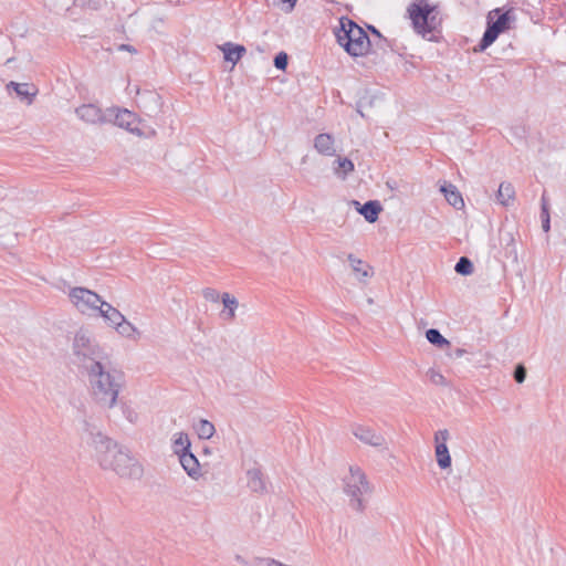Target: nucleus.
Masks as SVG:
<instances>
[{"label":"nucleus","mask_w":566,"mask_h":566,"mask_svg":"<svg viewBox=\"0 0 566 566\" xmlns=\"http://www.w3.org/2000/svg\"><path fill=\"white\" fill-rule=\"evenodd\" d=\"M115 119L114 124L120 128H124L128 130L132 134H135L137 136H142L143 133L138 128L137 123L138 118L137 115L126 108L124 109H116L115 111Z\"/></svg>","instance_id":"f8f14e48"},{"label":"nucleus","mask_w":566,"mask_h":566,"mask_svg":"<svg viewBox=\"0 0 566 566\" xmlns=\"http://www.w3.org/2000/svg\"><path fill=\"white\" fill-rule=\"evenodd\" d=\"M190 440L186 432H177L172 437V450L178 457L181 453L190 451Z\"/></svg>","instance_id":"393cba45"},{"label":"nucleus","mask_w":566,"mask_h":566,"mask_svg":"<svg viewBox=\"0 0 566 566\" xmlns=\"http://www.w3.org/2000/svg\"><path fill=\"white\" fill-rule=\"evenodd\" d=\"M234 560L238 564H240V565H248L249 564L248 560L243 556H241V555H235L234 556Z\"/></svg>","instance_id":"4c0bfd02"},{"label":"nucleus","mask_w":566,"mask_h":566,"mask_svg":"<svg viewBox=\"0 0 566 566\" xmlns=\"http://www.w3.org/2000/svg\"><path fill=\"white\" fill-rule=\"evenodd\" d=\"M513 21H515V15L512 8L505 12H502L500 8L491 10L488 14L486 30L479 44L480 51H484L496 40L500 33L510 29V23Z\"/></svg>","instance_id":"423d86ee"},{"label":"nucleus","mask_w":566,"mask_h":566,"mask_svg":"<svg viewBox=\"0 0 566 566\" xmlns=\"http://www.w3.org/2000/svg\"><path fill=\"white\" fill-rule=\"evenodd\" d=\"M415 31L423 36L434 31L440 24L439 12L427 0H415L407 9Z\"/></svg>","instance_id":"20e7f679"},{"label":"nucleus","mask_w":566,"mask_h":566,"mask_svg":"<svg viewBox=\"0 0 566 566\" xmlns=\"http://www.w3.org/2000/svg\"><path fill=\"white\" fill-rule=\"evenodd\" d=\"M72 350L77 360L84 366L93 361H102L104 352L93 338L90 331L80 328L73 338Z\"/></svg>","instance_id":"39448f33"},{"label":"nucleus","mask_w":566,"mask_h":566,"mask_svg":"<svg viewBox=\"0 0 566 566\" xmlns=\"http://www.w3.org/2000/svg\"><path fill=\"white\" fill-rule=\"evenodd\" d=\"M454 270L461 275H470L473 272V264L467 256H461L457 262Z\"/></svg>","instance_id":"c756f323"},{"label":"nucleus","mask_w":566,"mask_h":566,"mask_svg":"<svg viewBox=\"0 0 566 566\" xmlns=\"http://www.w3.org/2000/svg\"><path fill=\"white\" fill-rule=\"evenodd\" d=\"M450 438L448 429L438 430L434 433V454L438 467L442 470L451 467V457L447 446V441Z\"/></svg>","instance_id":"9b49d317"},{"label":"nucleus","mask_w":566,"mask_h":566,"mask_svg":"<svg viewBox=\"0 0 566 566\" xmlns=\"http://www.w3.org/2000/svg\"><path fill=\"white\" fill-rule=\"evenodd\" d=\"M335 32L337 42L353 56H364L369 52L370 40L363 28L348 18H340Z\"/></svg>","instance_id":"7ed1b4c3"},{"label":"nucleus","mask_w":566,"mask_h":566,"mask_svg":"<svg viewBox=\"0 0 566 566\" xmlns=\"http://www.w3.org/2000/svg\"><path fill=\"white\" fill-rule=\"evenodd\" d=\"M247 485L253 493L263 494L266 492V482L260 469L248 470Z\"/></svg>","instance_id":"2eb2a0df"},{"label":"nucleus","mask_w":566,"mask_h":566,"mask_svg":"<svg viewBox=\"0 0 566 566\" xmlns=\"http://www.w3.org/2000/svg\"><path fill=\"white\" fill-rule=\"evenodd\" d=\"M90 444L95 451L97 462L104 470H112L115 467L117 455L123 451V447L101 432L91 433Z\"/></svg>","instance_id":"0eeeda50"},{"label":"nucleus","mask_w":566,"mask_h":566,"mask_svg":"<svg viewBox=\"0 0 566 566\" xmlns=\"http://www.w3.org/2000/svg\"><path fill=\"white\" fill-rule=\"evenodd\" d=\"M277 1H279L277 4L280 6V8L284 12L289 13V12L293 11L297 0H277Z\"/></svg>","instance_id":"f704fd0d"},{"label":"nucleus","mask_w":566,"mask_h":566,"mask_svg":"<svg viewBox=\"0 0 566 566\" xmlns=\"http://www.w3.org/2000/svg\"><path fill=\"white\" fill-rule=\"evenodd\" d=\"M195 428L198 433V437L205 440L210 439L216 432L214 426L206 419L199 420Z\"/></svg>","instance_id":"cd10ccee"},{"label":"nucleus","mask_w":566,"mask_h":566,"mask_svg":"<svg viewBox=\"0 0 566 566\" xmlns=\"http://www.w3.org/2000/svg\"><path fill=\"white\" fill-rule=\"evenodd\" d=\"M464 353H465V350H464V349H461V348H458V349L455 350V355H457L458 357H461Z\"/></svg>","instance_id":"a19ab883"},{"label":"nucleus","mask_w":566,"mask_h":566,"mask_svg":"<svg viewBox=\"0 0 566 566\" xmlns=\"http://www.w3.org/2000/svg\"><path fill=\"white\" fill-rule=\"evenodd\" d=\"M76 115L88 124L105 123L103 111L94 104H85L75 109Z\"/></svg>","instance_id":"ddd939ff"},{"label":"nucleus","mask_w":566,"mask_h":566,"mask_svg":"<svg viewBox=\"0 0 566 566\" xmlns=\"http://www.w3.org/2000/svg\"><path fill=\"white\" fill-rule=\"evenodd\" d=\"M179 462L191 479L198 480L201 476L200 463L191 451L181 453L179 455Z\"/></svg>","instance_id":"4468645a"},{"label":"nucleus","mask_w":566,"mask_h":566,"mask_svg":"<svg viewBox=\"0 0 566 566\" xmlns=\"http://www.w3.org/2000/svg\"><path fill=\"white\" fill-rule=\"evenodd\" d=\"M111 471H114L120 478L127 479H140L144 474L143 465L139 461L130 454V452L123 448L122 453L117 455L115 467Z\"/></svg>","instance_id":"1a4fd4ad"},{"label":"nucleus","mask_w":566,"mask_h":566,"mask_svg":"<svg viewBox=\"0 0 566 566\" xmlns=\"http://www.w3.org/2000/svg\"><path fill=\"white\" fill-rule=\"evenodd\" d=\"M221 301L224 306V311L221 312V317L226 321H233L235 317V311L239 306L238 300L229 293L221 295Z\"/></svg>","instance_id":"aec40b11"},{"label":"nucleus","mask_w":566,"mask_h":566,"mask_svg":"<svg viewBox=\"0 0 566 566\" xmlns=\"http://www.w3.org/2000/svg\"><path fill=\"white\" fill-rule=\"evenodd\" d=\"M354 168L353 161L346 157L338 156L333 164V171L340 179H345L348 174L354 171Z\"/></svg>","instance_id":"5701e85b"},{"label":"nucleus","mask_w":566,"mask_h":566,"mask_svg":"<svg viewBox=\"0 0 566 566\" xmlns=\"http://www.w3.org/2000/svg\"><path fill=\"white\" fill-rule=\"evenodd\" d=\"M149 98L156 106L160 105V97L157 94L150 93Z\"/></svg>","instance_id":"e433bc0d"},{"label":"nucleus","mask_w":566,"mask_h":566,"mask_svg":"<svg viewBox=\"0 0 566 566\" xmlns=\"http://www.w3.org/2000/svg\"><path fill=\"white\" fill-rule=\"evenodd\" d=\"M115 329L120 336L129 338V339L136 340L139 337L138 329L126 318L124 319L123 323L117 325L115 327Z\"/></svg>","instance_id":"bb28decb"},{"label":"nucleus","mask_w":566,"mask_h":566,"mask_svg":"<svg viewBox=\"0 0 566 566\" xmlns=\"http://www.w3.org/2000/svg\"><path fill=\"white\" fill-rule=\"evenodd\" d=\"M85 371L93 400L104 408L115 407L124 386V375L118 370L106 368L102 361L85 365Z\"/></svg>","instance_id":"f257e3e1"},{"label":"nucleus","mask_w":566,"mask_h":566,"mask_svg":"<svg viewBox=\"0 0 566 566\" xmlns=\"http://www.w3.org/2000/svg\"><path fill=\"white\" fill-rule=\"evenodd\" d=\"M98 314L114 328L125 319V316L117 308L113 307L105 301L103 302Z\"/></svg>","instance_id":"f3484780"},{"label":"nucleus","mask_w":566,"mask_h":566,"mask_svg":"<svg viewBox=\"0 0 566 566\" xmlns=\"http://www.w3.org/2000/svg\"><path fill=\"white\" fill-rule=\"evenodd\" d=\"M202 296L205 297V300L212 303H217L221 300V295L219 294V292L211 287L205 289L202 291Z\"/></svg>","instance_id":"7c9ffc66"},{"label":"nucleus","mask_w":566,"mask_h":566,"mask_svg":"<svg viewBox=\"0 0 566 566\" xmlns=\"http://www.w3.org/2000/svg\"><path fill=\"white\" fill-rule=\"evenodd\" d=\"M542 228L544 232H548L551 229L549 209H542L541 211Z\"/></svg>","instance_id":"72a5a7b5"},{"label":"nucleus","mask_w":566,"mask_h":566,"mask_svg":"<svg viewBox=\"0 0 566 566\" xmlns=\"http://www.w3.org/2000/svg\"><path fill=\"white\" fill-rule=\"evenodd\" d=\"M352 433L365 444L382 450L388 449L385 436L370 427L355 424L352 427Z\"/></svg>","instance_id":"9d476101"},{"label":"nucleus","mask_w":566,"mask_h":566,"mask_svg":"<svg viewBox=\"0 0 566 566\" xmlns=\"http://www.w3.org/2000/svg\"><path fill=\"white\" fill-rule=\"evenodd\" d=\"M440 190L453 208L461 209L464 207L463 198L455 186L452 184H444L441 186Z\"/></svg>","instance_id":"6ab92c4d"},{"label":"nucleus","mask_w":566,"mask_h":566,"mask_svg":"<svg viewBox=\"0 0 566 566\" xmlns=\"http://www.w3.org/2000/svg\"><path fill=\"white\" fill-rule=\"evenodd\" d=\"M526 378V369L524 366L518 365L514 370V379L516 382L522 384Z\"/></svg>","instance_id":"c9c22d12"},{"label":"nucleus","mask_w":566,"mask_h":566,"mask_svg":"<svg viewBox=\"0 0 566 566\" xmlns=\"http://www.w3.org/2000/svg\"><path fill=\"white\" fill-rule=\"evenodd\" d=\"M120 49H122V50H127V51H129V52H136V50H135L133 46L127 45V44H123V45H120Z\"/></svg>","instance_id":"ea45409f"},{"label":"nucleus","mask_w":566,"mask_h":566,"mask_svg":"<svg viewBox=\"0 0 566 566\" xmlns=\"http://www.w3.org/2000/svg\"><path fill=\"white\" fill-rule=\"evenodd\" d=\"M287 65V54L284 52H280L274 57V66L279 70H285Z\"/></svg>","instance_id":"2f4dec72"},{"label":"nucleus","mask_w":566,"mask_h":566,"mask_svg":"<svg viewBox=\"0 0 566 566\" xmlns=\"http://www.w3.org/2000/svg\"><path fill=\"white\" fill-rule=\"evenodd\" d=\"M382 207L378 201H367L359 209V213L364 216V218L373 223L378 219L379 213L381 212Z\"/></svg>","instance_id":"4be33fe9"},{"label":"nucleus","mask_w":566,"mask_h":566,"mask_svg":"<svg viewBox=\"0 0 566 566\" xmlns=\"http://www.w3.org/2000/svg\"><path fill=\"white\" fill-rule=\"evenodd\" d=\"M69 297L73 306L85 315L98 313L104 302L97 293L80 286L71 289Z\"/></svg>","instance_id":"6e6552de"},{"label":"nucleus","mask_w":566,"mask_h":566,"mask_svg":"<svg viewBox=\"0 0 566 566\" xmlns=\"http://www.w3.org/2000/svg\"><path fill=\"white\" fill-rule=\"evenodd\" d=\"M514 198L515 189L513 185L506 181L501 182L496 193L497 201L502 206L509 207L513 202Z\"/></svg>","instance_id":"412c9836"},{"label":"nucleus","mask_w":566,"mask_h":566,"mask_svg":"<svg viewBox=\"0 0 566 566\" xmlns=\"http://www.w3.org/2000/svg\"><path fill=\"white\" fill-rule=\"evenodd\" d=\"M314 148L324 156H334V138L329 134H319L314 139Z\"/></svg>","instance_id":"a211bd4d"},{"label":"nucleus","mask_w":566,"mask_h":566,"mask_svg":"<svg viewBox=\"0 0 566 566\" xmlns=\"http://www.w3.org/2000/svg\"><path fill=\"white\" fill-rule=\"evenodd\" d=\"M426 337L429 343L437 345L440 348L450 345V342L447 338H444L442 334L436 328L428 329L426 332Z\"/></svg>","instance_id":"c85d7f7f"},{"label":"nucleus","mask_w":566,"mask_h":566,"mask_svg":"<svg viewBox=\"0 0 566 566\" xmlns=\"http://www.w3.org/2000/svg\"><path fill=\"white\" fill-rule=\"evenodd\" d=\"M544 208L545 209H549L548 208V201H547V199L545 197V193L542 196V207H541V210L544 209Z\"/></svg>","instance_id":"58836bf2"},{"label":"nucleus","mask_w":566,"mask_h":566,"mask_svg":"<svg viewBox=\"0 0 566 566\" xmlns=\"http://www.w3.org/2000/svg\"><path fill=\"white\" fill-rule=\"evenodd\" d=\"M370 29L378 38H381L380 33L374 27H370Z\"/></svg>","instance_id":"79ce46f5"},{"label":"nucleus","mask_w":566,"mask_h":566,"mask_svg":"<svg viewBox=\"0 0 566 566\" xmlns=\"http://www.w3.org/2000/svg\"><path fill=\"white\" fill-rule=\"evenodd\" d=\"M222 51L224 54V59L235 64L245 53V48L243 45H238L228 42L223 44Z\"/></svg>","instance_id":"b1692460"},{"label":"nucleus","mask_w":566,"mask_h":566,"mask_svg":"<svg viewBox=\"0 0 566 566\" xmlns=\"http://www.w3.org/2000/svg\"><path fill=\"white\" fill-rule=\"evenodd\" d=\"M428 376H429V379L436 385H444L446 384V379H444L443 375L436 369H430L428 371Z\"/></svg>","instance_id":"473e14b6"},{"label":"nucleus","mask_w":566,"mask_h":566,"mask_svg":"<svg viewBox=\"0 0 566 566\" xmlns=\"http://www.w3.org/2000/svg\"><path fill=\"white\" fill-rule=\"evenodd\" d=\"M343 492L348 497L349 507L358 513H363L367 505V497L373 492V486L358 465H350L348 473L343 476Z\"/></svg>","instance_id":"f03ea898"},{"label":"nucleus","mask_w":566,"mask_h":566,"mask_svg":"<svg viewBox=\"0 0 566 566\" xmlns=\"http://www.w3.org/2000/svg\"><path fill=\"white\" fill-rule=\"evenodd\" d=\"M350 268L359 281H366L373 275V269L363 260L356 258L354 254L347 256Z\"/></svg>","instance_id":"dca6fc26"},{"label":"nucleus","mask_w":566,"mask_h":566,"mask_svg":"<svg viewBox=\"0 0 566 566\" xmlns=\"http://www.w3.org/2000/svg\"><path fill=\"white\" fill-rule=\"evenodd\" d=\"M7 87L13 88L18 96L21 98H27L28 103L30 104L32 102V98L36 94V90L31 91L33 87L28 83H15L10 82Z\"/></svg>","instance_id":"a878e982"}]
</instances>
